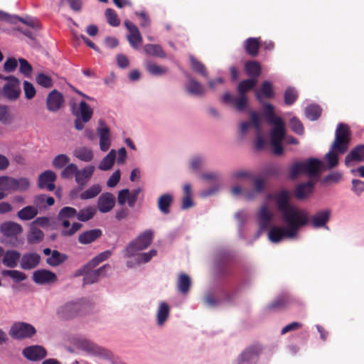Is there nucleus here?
<instances>
[{"label": "nucleus", "instance_id": "1a4fd4ad", "mask_svg": "<svg viewBox=\"0 0 364 364\" xmlns=\"http://www.w3.org/2000/svg\"><path fill=\"white\" fill-rule=\"evenodd\" d=\"M82 306L79 302H68L57 310L58 317L63 320H70L82 314Z\"/></svg>", "mask_w": 364, "mask_h": 364}, {"label": "nucleus", "instance_id": "13d9d810", "mask_svg": "<svg viewBox=\"0 0 364 364\" xmlns=\"http://www.w3.org/2000/svg\"><path fill=\"white\" fill-rule=\"evenodd\" d=\"M44 234L38 228H32L28 235V242L31 244L38 243L43 240Z\"/></svg>", "mask_w": 364, "mask_h": 364}, {"label": "nucleus", "instance_id": "aec40b11", "mask_svg": "<svg viewBox=\"0 0 364 364\" xmlns=\"http://www.w3.org/2000/svg\"><path fill=\"white\" fill-rule=\"evenodd\" d=\"M41 256L36 252L24 254L20 261V266L24 270H30L36 267L41 262Z\"/></svg>", "mask_w": 364, "mask_h": 364}, {"label": "nucleus", "instance_id": "7c9ffc66", "mask_svg": "<svg viewBox=\"0 0 364 364\" xmlns=\"http://www.w3.org/2000/svg\"><path fill=\"white\" fill-rule=\"evenodd\" d=\"M2 257V263L9 268H14L17 266L21 254L16 250H7Z\"/></svg>", "mask_w": 364, "mask_h": 364}, {"label": "nucleus", "instance_id": "5701e85b", "mask_svg": "<svg viewBox=\"0 0 364 364\" xmlns=\"http://www.w3.org/2000/svg\"><path fill=\"white\" fill-rule=\"evenodd\" d=\"M1 232L6 237H14L21 234L23 231L22 226L13 221L3 223L0 225Z\"/></svg>", "mask_w": 364, "mask_h": 364}, {"label": "nucleus", "instance_id": "6ab92c4d", "mask_svg": "<svg viewBox=\"0 0 364 364\" xmlns=\"http://www.w3.org/2000/svg\"><path fill=\"white\" fill-rule=\"evenodd\" d=\"M116 203L115 197L111 193H102L97 200V208L102 213L109 212Z\"/></svg>", "mask_w": 364, "mask_h": 364}, {"label": "nucleus", "instance_id": "09e8293b", "mask_svg": "<svg viewBox=\"0 0 364 364\" xmlns=\"http://www.w3.org/2000/svg\"><path fill=\"white\" fill-rule=\"evenodd\" d=\"M257 80L255 78H250L242 80L237 86L239 95H245L246 92L252 90L257 85Z\"/></svg>", "mask_w": 364, "mask_h": 364}, {"label": "nucleus", "instance_id": "e2e57ef3", "mask_svg": "<svg viewBox=\"0 0 364 364\" xmlns=\"http://www.w3.org/2000/svg\"><path fill=\"white\" fill-rule=\"evenodd\" d=\"M70 161V158L65 154L56 156L53 161L52 166L55 168H62Z\"/></svg>", "mask_w": 364, "mask_h": 364}, {"label": "nucleus", "instance_id": "680f3d73", "mask_svg": "<svg viewBox=\"0 0 364 364\" xmlns=\"http://www.w3.org/2000/svg\"><path fill=\"white\" fill-rule=\"evenodd\" d=\"M105 16L107 22L110 26L116 27L120 24V20L114 9H107L105 11Z\"/></svg>", "mask_w": 364, "mask_h": 364}, {"label": "nucleus", "instance_id": "79ce46f5", "mask_svg": "<svg viewBox=\"0 0 364 364\" xmlns=\"http://www.w3.org/2000/svg\"><path fill=\"white\" fill-rule=\"evenodd\" d=\"M245 70L250 78L257 79L261 73V67L256 61H248L245 63Z\"/></svg>", "mask_w": 364, "mask_h": 364}, {"label": "nucleus", "instance_id": "a18cd8bd", "mask_svg": "<svg viewBox=\"0 0 364 364\" xmlns=\"http://www.w3.org/2000/svg\"><path fill=\"white\" fill-rule=\"evenodd\" d=\"M38 215L36 208L28 205L17 213L18 217L23 220H29L34 218Z\"/></svg>", "mask_w": 364, "mask_h": 364}, {"label": "nucleus", "instance_id": "72a5a7b5", "mask_svg": "<svg viewBox=\"0 0 364 364\" xmlns=\"http://www.w3.org/2000/svg\"><path fill=\"white\" fill-rule=\"evenodd\" d=\"M186 91L193 95L202 96L205 93V88L197 80L191 78L186 85Z\"/></svg>", "mask_w": 364, "mask_h": 364}, {"label": "nucleus", "instance_id": "69168bd1", "mask_svg": "<svg viewBox=\"0 0 364 364\" xmlns=\"http://www.w3.org/2000/svg\"><path fill=\"white\" fill-rule=\"evenodd\" d=\"M36 80L37 83L43 87L49 88L53 86L52 78L44 73H38Z\"/></svg>", "mask_w": 364, "mask_h": 364}, {"label": "nucleus", "instance_id": "864d4df0", "mask_svg": "<svg viewBox=\"0 0 364 364\" xmlns=\"http://www.w3.org/2000/svg\"><path fill=\"white\" fill-rule=\"evenodd\" d=\"M157 250L152 249L147 252L139 253L134 256L137 264H145L151 260V259L157 255Z\"/></svg>", "mask_w": 364, "mask_h": 364}, {"label": "nucleus", "instance_id": "a19ab883", "mask_svg": "<svg viewBox=\"0 0 364 364\" xmlns=\"http://www.w3.org/2000/svg\"><path fill=\"white\" fill-rule=\"evenodd\" d=\"M178 289L182 294H187L191 286V280L188 275L184 273H181L178 275L177 282Z\"/></svg>", "mask_w": 364, "mask_h": 364}, {"label": "nucleus", "instance_id": "3c124183", "mask_svg": "<svg viewBox=\"0 0 364 364\" xmlns=\"http://www.w3.org/2000/svg\"><path fill=\"white\" fill-rule=\"evenodd\" d=\"M146 70L152 75L159 76L166 74L168 72V68L166 67L160 66L156 63L148 61L145 64Z\"/></svg>", "mask_w": 364, "mask_h": 364}, {"label": "nucleus", "instance_id": "4468645a", "mask_svg": "<svg viewBox=\"0 0 364 364\" xmlns=\"http://www.w3.org/2000/svg\"><path fill=\"white\" fill-rule=\"evenodd\" d=\"M124 26L129 31V34L127 35L129 44L133 48L137 49L139 45L142 42V37L139 28L129 20L124 21Z\"/></svg>", "mask_w": 364, "mask_h": 364}, {"label": "nucleus", "instance_id": "f03ea898", "mask_svg": "<svg viewBox=\"0 0 364 364\" xmlns=\"http://www.w3.org/2000/svg\"><path fill=\"white\" fill-rule=\"evenodd\" d=\"M77 217V210L73 207L65 206L61 208L58 214L57 220L63 227L60 234L64 237H70L75 235L79 230L82 228V225L80 223H73L70 226V219H74Z\"/></svg>", "mask_w": 364, "mask_h": 364}, {"label": "nucleus", "instance_id": "a878e982", "mask_svg": "<svg viewBox=\"0 0 364 364\" xmlns=\"http://www.w3.org/2000/svg\"><path fill=\"white\" fill-rule=\"evenodd\" d=\"M102 235V231L100 229H92L85 231L79 235L78 242L82 245L90 244Z\"/></svg>", "mask_w": 364, "mask_h": 364}, {"label": "nucleus", "instance_id": "8fccbe9b", "mask_svg": "<svg viewBox=\"0 0 364 364\" xmlns=\"http://www.w3.org/2000/svg\"><path fill=\"white\" fill-rule=\"evenodd\" d=\"M13 191H26L30 187V181L26 177L15 178L12 177Z\"/></svg>", "mask_w": 364, "mask_h": 364}, {"label": "nucleus", "instance_id": "4c0bfd02", "mask_svg": "<svg viewBox=\"0 0 364 364\" xmlns=\"http://www.w3.org/2000/svg\"><path fill=\"white\" fill-rule=\"evenodd\" d=\"M261 104L263 106L262 115L269 124H273L276 122L278 119H282L281 117L275 116L274 107L272 105L264 102Z\"/></svg>", "mask_w": 364, "mask_h": 364}, {"label": "nucleus", "instance_id": "20e7f679", "mask_svg": "<svg viewBox=\"0 0 364 364\" xmlns=\"http://www.w3.org/2000/svg\"><path fill=\"white\" fill-rule=\"evenodd\" d=\"M350 131L349 127L343 123L338 124L336 130V137L332 144V149L339 154H344L348 148L350 141Z\"/></svg>", "mask_w": 364, "mask_h": 364}, {"label": "nucleus", "instance_id": "4d7b16f0", "mask_svg": "<svg viewBox=\"0 0 364 364\" xmlns=\"http://www.w3.org/2000/svg\"><path fill=\"white\" fill-rule=\"evenodd\" d=\"M305 114L308 119L311 120H316L319 118L321 114V109L318 105H310L306 108Z\"/></svg>", "mask_w": 364, "mask_h": 364}, {"label": "nucleus", "instance_id": "5fc2aeb1", "mask_svg": "<svg viewBox=\"0 0 364 364\" xmlns=\"http://www.w3.org/2000/svg\"><path fill=\"white\" fill-rule=\"evenodd\" d=\"M3 277H9L15 282H20L27 279V276L25 273L18 270H2L1 272Z\"/></svg>", "mask_w": 364, "mask_h": 364}, {"label": "nucleus", "instance_id": "052dcab7", "mask_svg": "<svg viewBox=\"0 0 364 364\" xmlns=\"http://www.w3.org/2000/svg\"><path fill=\"white\" fill-rule=\"evenodd\" d=\"M0 191L13 192L12 177L8 176H0Z\"/></svg>", "mask_w": 364, "mask_h": 364}, {"label": "nucleus", "instance_id": "bb28decb", "mask_svg": "<svg viewBox=\"0 0 364 364\" xmlns=\"http://www.w3.org/2000/svg\"><path fill=\"white\" fill-rule=\"evenodd\" d=\"M291 302V298L287 293H283L277 297L267 306L269 310H280L289 305Z\"/></svg>", "mask_w": 364, "mask_h": 364}, {"label": "nucleus", "instance_id": "f3484780", "mask_svg": "<svg viewBox=\"0 0 364 364\" xmlns=\"http://www.w3.org/2000/svg\"><path fill=\"white\" fill-rule=\"evenodd\" d=\"M64 102L63 95L56 90H52L46 99L47 109L50 112L58 111Z\"/></svg>", "mask_w": 364, "mask_h": 364}, {"label": "nucleus", "instance_id": "37998d69", "mask_svg": "<svg viewBox=\"0 0 364 364\" xmlns=\"http://www.w3.org/2000/svg\"><path fill=\"white\" fill-rule=\"evenodd\" d=\"M116 158V151L112 149L109 154L102 159L99 164V169L102 171H107L112 168Z\"/></svg>", "mask_w": 364, "mask_h": 364}, {"label": "nucleus", "instance_id": "423d86ee", "mask_svg": "<svg viewBox=\"0 0 364 364\" xmlns=\"http://www.w3.org/2000/svg\"><path fill=\"white\" fill-rule=\"evenodd\" d=\"M36 333V330L35 327L25 322L14 323L9 332L11 338L17 340L31 338Z\"/></svg>", "mask_w": 364, "mask_h": 364}, {"label": "nucleus", "instance_id": "0eeeda50", "mask_svg": "<svg viewBox=\"0 0 364 364\" xmlns=\"http://www.w3.org/2000/svg\"><path fill=\"white\" fill-rule=\"evenodd\" d=\"M109 269L110 265L108 264H104L97 269H94V268L85 269L84 265L77 271V275H84V284H92L97 282L100 277H105L106 270Z\"/></svg>", "mask_w": 364, "mask_h": 364}, {"label": "nucleus", "instance_id": "4be33fe9", "mask_svg": "<svg viewBox=\"0 0 364 364\" xmlns=\"http://www.w3.org/2000/svg\"><path fill=\"white\" fill-rule=\"evenodd\" d=\"M274 96V87L269 81H264L259 90H255V97L257 100L263 103V98L271 99Z\"/></svg>", "mask_w": 364, "mask_h": 364}, {"label": "nucleus", "instance_id": "2f4dec72", "mask_svg": "<svg viewBox=\"0 0 364 364\" xmlns=\"http://www.w3.org/2000/svg\"><path fill=\"white\" fill-rule=\"evenodd\" d=\"M259 46V38H248L244 43L245 52L252 57H255L258 55Z\"/></svg>", "mask_w": 364, "mask_h": 364}, {"label": "nucleus", "instance_id": "c85d7f7f", "mask_svg": "<svg viewBox=\"0 0 364 364\" xmlns=\"http://www.w3.org/2000/svg\"><path fill=\"white\" fill-rule=\"evenodd\" d=\"M222 295L229 297L226 292L223 291L219 294L218 292L208 291L203 296V303L209 307H216L222 302Z\"/></svg>", "mask_w": 364, "mask_h": 364}, {"label": "nucleus", "instance_id": "bf43d9fd", "mask_svg": "<svg viewBox=\"0 0 364 364\" xmlns=\"http://www.w3.org/2000/svg\"><path fill=\"white\" fill-rule=\"evenodd\" d=\"M190 61H191V67L194 71H196V73L200 74L201 75H203L204 77L208 76V73H207L205 66L201 62L198 61L193 56L190 57Z\"/></svg>", "mask_w": 364, "mask_h": 364}, {"label": "nucleus", "instance_id": "6e6552de", "mask_svg": "<svg viewBox=\"0 0 364 364\" xmlns=\"http://www.w3.org/2000/svg\"><path fill=\"white\" fill-rule=\"evenodd\" d=\"M75 114L76 116L75 128L80 131L83 129L85 124L90 122L92 119L93 110L86 102L81 101L79 105V108Z\"/></svg>", "mask_w": 364, "mask_h": 364}, {"label": "nucleus", "instance_id": "de8ad7c7", "mask_svg": "<svg viewBox=\"0 0 364 364\" xmlns=\"http://www.w3.org/2000/svg\"><path fill=\"white\" fill-rule=\"evenodd\" d=\"M254 182L255 189L250 193H244L247 200H252L255 198V194L261 193L264 189V181L260 178H255L252 179Z\"/></svg>", "mask_w": 364, "mask_h": 364}, {"label": "nucleus", "instance_id": "9d476101", "mask_svg": "<svg viewBox=\"0 0 364 364\" xmlns=\"http://www.w3.org/2000/svg\"><path fill=\"white\" fill-rule=\"evenodd\" d=\"M262 351V348L259 345L250 346L240 354L236 364H255Z\"/></svg>", "mask_w": 364, "mask_h": 364}, {"label": "nucleus", "instance_id": "338daca9", "mask_svg": "<svg viewBox=\"0 0 364 364\" xmlns=\"http://www.w3.org/2000/svg\"><path fill=\"white\" fill-rule=\"evenodd\" d=\"M77 166L75 164H70L66 167L64 168V169L61 172V177L63 178H70L73 176H76L77 171Z\"/></svg>", "mask_w": 364, "mask_h": 364}, {"label": "nucleus", "instance_id": "7ed1b4c3", "mask_svg": "<svg viewBox=\"0 0 364 364\" xmlns=\"http://www.w3.org/2000/svg\"><path fill=\"white\" fill-rule=\"evenodd\" d=\"M154 237V232L152 230H146L141 232L126 247L124 256L126 257H132L137 252L147 249L152 243Z\"/></svg>", "mask_w": 364, "mask_h": 364}, {"label": "nucleus", "instance_id": "49530a36", "mask_svg": "<svg viewBox=\"0 0 364 364\" xmlns=\"http://www.w3.org/2000/svg\"><path fill=\"white\" fill-rule=\"evenodd\" d=\"M303 161L294 162L289 168L288 176L290 179L294 180L298 178L300 174H304Z\"/></svg>", "mask_w": 364, "mask_h": 364}, {"label": "nucleus", "instance_id": "412c9836", "mask_svg": "<svg viewBox=\"0 0 364 364\" xmlns=\"http://www.w3.org/2000/svg\"><path fill=\"white\" fill-rule=\"evenodd\" d=\"M95 170L94 166L90 165L83 168L82 170L77 169L75 176V182L78 184L80 189H82L90 181Z\"/></svg>", "mask_w": 364, "mask_h": 364}, {"label": "nucleus", "instance_id": "393cba45", "mask_svg": "<svg viewBox=\"0 0 364 364\" xmlns=\"http://www.w3.org/2000/svg\"><path fill=\"white\" fill-rule=\"evenodd\" d=\"M273 129L270 132L271 141H282L285 137V125L282 119H278L272 124Z\"/></svg>", "mask_w": 364, "mask_h": 364}, {"label": "nucleus", "instance_id": "473e14b6", "mask_svg": "<svg viewBox=\"0 0 364 364\" xmlns=\"http://www.w3.org/2000/svg\"><path fill=\"white\" fill-rule=\"evenodd\" d=\"M173 202V197L171 194H163L158 199V208L162 213L167 215L170 213V207Z\"/></svg>", "mask_w": 364, "mask_h": 364}, {"label": "nucleus", "instance_id": "2eb2a0df", "mask_svg": "<svg viewBox=\"0 0 364 364\" xmlns=\"http://www.w3.org/2000/svg\"><path fill=\"white\" fill-rule=\"evenodd\" d=\"M57 176L55 172L50 170L45 171L38 176V187L41 189L53 191L55 188L54 182Z\"/></svg>", "mask_w": 364, "mask_h": 364}, {"label": "nucleus", "instance_id": "f704fd0d", "mask_svg": "<svg viewBox=\"0 0 364 364\" xmlns=\"http://www.w3.org/2000/svg\"><path fill=\"white\" fill-rule=\"evenodd\" d=\"M170 314V307L168 304L165 301H161L159 304L156 318H157V323L159 326H162L167 320L168 317Z\"/></svg>", "mask_w": 364, "mask_h": 364}, {"label": "nucleus", "instance_id": "dca6fc26", "mask_svg": "<svg viewBox=\"0 0 364 364\" xmlns=\"http://www.w3.org/2000/svg\"><path fill=\"white\" fill-rule=\"evenodd\" d=\"M303 163L304 166V174L310 178L319 176L323 166L321 161L315 158H311L303 161Z\"/></svg>", "mask_w": 364, "mask_h": 364}, {"label": "nucleus", "instance_id": "c03bdc74", "mask_svg": "<svg viewBox=\"0 0 364 364\" xmlns=\"http://www.w3.org/2000/svg\"><path fill=\"white\" fill-rule=\"evenodd\" d=\"M144 51L147 55L165 58L166 54L162 47L158 44H146L144 46Z\"/></svg>", "mask_w": 364, "mask_h": 364}, {"label": "nucleus", "instance_id": "ddd939ff", "mask_svg": "<svg viewBox=\"0 0 364 364\" xmlns=\"http://www.w3.org/2000/svg\"><path fill=\"white\" fill-rule=\"evenodd\" d=\"M22 354L29 360L38 361L46 357L47 351L43 346L36 345L25 348Z\"/></svg>", "mask_w": 364, "mask_h": 364}, {"label": "nucleus", "instance_id": "603ef678", "mask_svg": "<svg viewBox=\"0 0 364 364\" xmlns=\"http://www.w3.org/2000/svg\"><path fill=\"white\" fill-rule=\"evenodd\" d=\"M102 188L99 184H94L85 191L82 192L80 195V198L82 200L94 198L100 194Z\"/></svg>", "mask_w": 364, "mask_h": 364}, {"label": "nucleus", "instance_id": "ea45409f", "mask_svg": "<svg viewBox=\"0 0 364 364\" xmlns=\"http://www.w3.org/2000/svg\"><path fill=\"white\" fill-rule=\"evenodd\" d=\"M112 252L111 250H106L100 253L94 258H92L90 261H89L87 264H85V268L89 269L96 267L101 262L107 260L112 255Z\"/></svg>", "mask_w": 364, "mask_h": 364}, {"label": "nucleus", "instance_id": "b1692460", "mask_svg": "<svg viewBox=\"0 0 364 364\" xmlns=\"http://www.w3.org/2000/svg\"><path fill=\"white\" fill-rule=\"evenodd\" d=\"M259 230H267L273 218V215L266 205H263L257 213Z\"/></svg>", "mask_w": 364, "mask_h": 364}, {"label": "nucleus", "instance_id": "c756f323", "mask_svg": "<svg viewBox=\"0 0 364 364\" xmlns=\"http://www.w3.org/2000/svg\"><path fill=\"white\" fill-rule=\"evenodd\" d=\"M352 161H364V145L356 146L346 156L345 164L350 166Z\"/></svg>", "mask_w": 364, "mask_h": 364}, {"label": "nucleus", "instance_id": "cd10ccee", "mask_svg": "<svg viewBox=\"0 0 364 364\" xmlns=\"http://www.w3.org/2000/svg\"><path fill=\"white\" fill-rule=\"evenodd\" d=\"M314 183L308 181L306 183H301L296 186L294 191L295 196L302 200L307 198L314 191Z\"/></svg>", "mask_w": 364, "mask_h": 364}, {"label": "nucleus", "instance_id": "9b49d317", "mask_svg": "<svg viewBox=\"0 0 364 364\" xmlns=\"http://www.w3.org/2000/svg\"><path fill=\"white\" fill-rule=\"evenodd\" d=\"M97 133L100 137V148L102 151H107L111 146L110 131L103 119L98 122Z\"/></svg>", "mask_w": 364, "mask_h": 364}, {"label": "nucleus", "instance_id": "f257e3e1", "mask_svg": "<svg viewBox=\"0 0 364 364\" xmlns=\"http://www.w3.org/2000/svg\"><path fill=\"white\" fill-rule=\"evenodd\" d=\"M275 200L278 210L282 213V219L287 225L286 228L275 226L269 230V240L274 243H277L284 237H295L299 228L307 225L309 213L306 210L300 209L289 203V193L286 190L276 194Z\"/></svg>", "mask_w": 364, "mask_h": 364}, {"label": "nucleus", "instance_id": "774afa93", "mask_svg": "<svg viewBox=\"0 0 364 364\" xmlns=\"http://www.w3.org/2000/svg\"><path fill=\"white\" fill-rule=\"evenodd\" d=\"M290 126L291 130L296 134L301 135L304 134V126L297 117H294L290 119Z\"/></svg>", "mask_w": 364, "mask_h": 364}, {"label": "nucleus", "instance_id": "e433bc0d", "mask_svg": "<svg viewBox=\"0 0 364 364\" xmlns=\"http://www.w3.org/2000/svg\"><path fill=\"white\" fill-rule=\"evenodd\" d=\"M73 155L85 162H90L93 159V152L87 147H79L74 150Z\"/></svg>", "mask_w": 364, "mask_h": 364}, {"label": "nucleus", "instance_id": "f8f14e48", "mask_svg": "<svg viewBox=\"0 0 364 364\" xmlns=\"http://www.w3.org/2000/svg\"><path fill=\"white\" fill-rule=\"evenodd\" d=\"M32 279L36 284L41 285L54 284L58 280L54 272L46 269L35 271L33 273Z\"/></svg>", "mask_w": 364, "mask_h": 364}, {"label": "nucleus", "instance_id": "a211bd4d", "mask_svg": "<svg viewBox=\"0 0 364 364\" xmlns=\"http://www.w3.org/2000/svg\"><path fill=\"white\" fill-rule=\"evenodd\" d=\"M331 216L330 210H324L317 212L311 217L309 216L308 224H310L314 228L325 227L328 222Z\"/></svg>", "mask_w": 364, "mask_h": 364}, {"label": "nucleus", "instance_id": "0e129e2a", "mask_svg": "<svg viewBox=\"0 0 364 364\" xmlns=\"http://www.w3.org/2000/svg\"><path fill=\"white\" fill-rule=\"evenodd\" d=\"M19 71L26 77H30L33 71L32 65L24 58H19Z\"/></svg>", "mask_w": 364, "mask_h": 364}, {"label": "nucleus", "instance_id": "39448f33", "mask_svg": "<svg viewBox=\"0 0 364 364\" xmlns=\"http://www.w3.org/2000/svg\"><path fill=\"white\" fill-rule=\"evenodd\" d=\"M0 79L6 81L2 87L1 95L10 101L17 100L21 93L19 79L14 75L4 76L1 74H0Z\"/></svg>", "mask_w": 364, "mask_h": 364}, {"label": "nucleus", "instance_id": "c9c22d12", "mask_svg": "<svg viewBox=\"0 0 364 364\" xmlns=\"http://www.w3.org/2000/svg\"><path fill=\"white\" fill-rule=\"evenodd\" d=\"M68 259V256L67 255L58 250H53L51 256L46 259V262L50 266L57 267L65 262Z\"/></svg>", "mask_w": 364, "mask_h": 364}, {"label": "nucleus", "instance_id": "6e6d98bb", "mask_svg": "<svg viewBox=\"0 0 364 364\" xmlns=\"http://www.w3.org/2000/svg\"><path fill=\"white\" fill-rule=\"evenodd\" d=\"M298 98L297 91L294 87H288L284 94V103L287 105H291Z\"/></svg>", "mask_w": 364, "mask_h": 364}, {"label": "nucleus", "instance_id": "58836bf2", "mask_svg": "<svg viewBox=\"0 0 364 364\" xmlns=\"http://www.w3.org/2000/svg\"><path fill=\"white\" fill-rule=\"evenodd\" d=\"M97 210L94 206H87L85 208L77 210L76 218L81 222H87L91 220L96 214Z\"/></svg>", "mask_w": 364, "mask_h": 364}]
</instances>
